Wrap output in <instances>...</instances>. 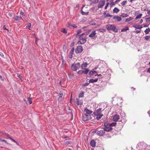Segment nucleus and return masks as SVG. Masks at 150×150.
<instances>
[{
	"instance_id": "1",
	"label": "nucleus",
	"mask_w": 150,
	"mask_h": 150,
	"mask_svg": "<svg viewBox=\"0 0 150 150\" xmlns=\"http://www.w3.org/2000/svg\"><path fill=\"white\" fill-rule=\"evenodd\" d=\"M106 28L108 30H112L115 33H117L118 29L116 28L115 26L112 24H109L106 25Z\"/></svg>"
},
{
	"instance_id": "2",
	"label": "nucleus",
	"mask_w": 150,
	"mask_h": 150,
	"mask_svg": "<svg viewBox=\"0 0 150 150\" xmlns=\"http://www.w3.org/2000/svg\"><path fill=\"white\" fill-rule=\"evenodd\" d=\"M81 66L80 63L79 62H77L76 63H74L72 64L71 66V69L73 71H76Z\"/></svg>"
},
{
	"instance_id": "3",
	"label": "nucleus",
	"mask_w": 150,
	"mask_h": 150,
	"mask_svg": "<svg viewBox=\"0 0 150 150\" xmlns=\"http://www.w3.org/2000/svg\"><path fill=\"white\" fill-rule=\"evenodd\" d=\"M83 50V47L81 46H78L75 49V52L77 54L81 52Z\"/></svg>"
},
{
	"instance_id": "4",
	"label": "nucleus",
	"mask_w": 150,
	"mask_h": 150,
	"mask_svg": "<svg viewBox=\"0 0 150 150\" xmlns=\"http://www.w3.org/2000/svg\"><path fill=\"white\" fill-rule=\"evenodd\" d=\"M105 133V131L104 129L98 131L97 132V134L99 136H102L104 135Z\"/></svg>"
},
{
	"instance_id": "5",
	"label": "nucleus",
	"mask_w": 150,
	"mask_h": 150,
	"mask_svg": "<svg viewBox=\"0 0 150 150\" xmlns=\"http://www.w3.org/2000/svg\"><path fill=\"white\" fill-rule=\"evenodd\" d=\"M105 1L104 0H100L98 4V8H101L103 7L105 4Z\"/></svg>"
},
{
	"instance_id": "6",
	"label": "nucleus",
	"mask_w": 150,
	"mask_h": 150,
	"mask_svg": "<svg viewBox=\"0 0 150 150\" xmlns=\"http://www.w3.org/2000/svg\"><path fill=\"white\" fill-rule=\"evenodd\" d=\"M102 108H99L97 110H95L93 113V114L94 115H97V114H102L101 113V112L102 111Z\"/></svg>"
},
{
	"instance_id": "7",
	"label": "nucleus",
	"mask_w": 150,
	"mask_h": 150,
	"mask_svg": "<svg viewBox=\"0 0 150 150\" xmlns=\"http://www.w3.org/2000/svg\"><path fill=\"white\" fill-rule=\"evenodd\" d=\"M102 129H104L105 131L109 132L112 131L113 129L110 127L107 126L106 127H103Z\"/></svg>"
},
{
	"instance_id": "8",
	"label": "nucleus",
	"mask_w": 150,
	"mask_h": 150,
	"mask_svg": "<svg viewBox=\"0 0 150 150\" xmlns=\"http://www.w3.org/2000/svg\"><path fill=\"white\" fill-rule=\"evenodd\" d=\"M120 119V116L118 115H115L113 116L112 120L115 122H117Z\"/></svg>"
},
{
	"instance_id": "9",
	"label": "nucleus",
	"mask_w": 150,
	"mask_h": 150,
	"mask_svg": "<svg viewBox=\"0 0 150 150\" xmlns=\"http://www.w3.org/2000/svg\"><path fill=\"white\" fill-rule=\"evenodd\" d=\"M115 21H120L122 20V18L118 16H115L113 18Z\"/></svg>"
},
{
	"instance_id": "10",
	"label": "nucleus",
	"mask_w": 150,
	"mask_h": 150,
	"mask_svg": "<svg viewBox=\"0 0 150 150\" xmlns=\"http://www.w3.org/2000/svg\"><path fill=\"white\" fill-rule=\"evenodd\" d=\"M74 47H73L71 50L69 55V57L70 58H71L73 57V54L74 51Z\"/></svg>"
},
{
	"instance_id": "11",
	"label": "nucleus",
	"mask_w": 150,
	"mask_h": 150,
	"mask_svg": "<svg viewBox=\"0 0 150 150\" xmlns=\"http://www.w3.org/2000/svg\"><path fill=\"white\" fill-rule=\"evenodd\" d=\"M107 73H106L105 72H102V73L100 74H97L96 75H95V76H100L101 78H103L104 77H106V76H104L106 74H107Z\"/></svg>"
},
{
	"instance_id": "12",
	"label": "nucleus",
	"mask_w": 150,
	"mask_h": 150,
	"mask_svg": "<svg viewBox=\"0 0 150 150\" xmlns=\"http://www.w3.org/2000/svg\"><path fill=\"white\" fill-rule=\"evenodd\" d=\"M84 111L86 112V114L85 115L90 114L92 112V111L88 110L87 108L84 109Z\"/></svg>"
},
{
	"instance_id": "13",
	"label": "nucleus",
	"mask_w": 150,
	"mask_h": 150,
	"mask_svg": "<svg viewBox=\"0 0 150 150\" xmlns=\"http://www.w3.org/2000/svg\"><path fill=\"white\" fill-rule=\"evenodd\" d=\"M88 64L86 62H85V63H83V64L81 65V68L82 69H86V67L87 65Z\"/></svg>"
},
{
	"instance_id": "14",
	"label": "nucleus",
	"mask_w": 150,
	"mask_h": 150,
	"mask_svg": "<svg viewBox=\"0 0 150 150\" xmlns=\"http://www.w3.org/2000/svg\"><path fill=\"white\" fill-rule=\"evenodd\" d=\"M96 142L94 140H92L91 141L90 144L93 147H94L96 146Z\"/></svg>"
},
{
	"instance_id": "15",
	"label": "nucleus",
	"mask_w": 150,
	"mask_h": 150,
	"mask_svg": "<svg viewBox=\"0 0 150 150\" xmlns=\"http://www.w3.org/2000/svg\"><path fill=\"white\" fill-rule=\"evenodd\" d=\"M95 115L96 116V119L97 120H98L103 116V114H97V115Z\"/></svg>"
},
{
	"instance_id": "16",
	"label": "nucleus",
	"mask_w": 150,
	"mask_h": 150,
	"mask_svg": "<svg viewBox=\"0 0 150 150\" xmlns=\"http://www.w3.org/2000/svg\"><path fill=\"white\" fill-rule=\"evenodd\" d=\"M96 33L95 31H93L89 35V37L91 38L94 37L96 35Z\"/></svg>"
},
{
	"instance_id": "17",
	"label": "nucleus",
	"mask_w": 150,
	"mask_h": 150,
	"mask_svg": "<svg viewBox=\"0 0 150 150\" xmlns=\"http://www.w3.org/2000/svg\"><path fill=\"white\" fill-rule=\"evenodd\" d=\"M98 80V78L95 79H91L89 80V83H94L97 82Z\"/></svg>"
},
{
	"instance_id": "18",
	"label": "nucleus",
	"mask_w": 150,
	"mask_h": 150,
	"mask_svg": "<svg viewBox=\"0 0 150 150\" xmlns=\"http://www.w3.org/2000/svg\"><path fill=\"white\" fill-rule=\"evenodd\" d=\"M133 27L136 29H141L143 28V27L139 25H133Z\"/></svg>"
},
{
	"instance_id": "19",
	"label": "nucleus",
	"mask_w": 150,
	"mask_h": 150,
	"mask_svg": "<svg viewBox=\"0 0 150 150\" xmlns=\"http://www.w3.org/2000/svg\"><path fill=\"white\" fill-rule=\"evenodd\" d=\"M117 123L116 122H113L111 123H109V126L112 127L115 126L116 125Z\"/></svg>"
},
{
	"instance_id": "20",
	"label": "nucleus",
	"mask_w": 150,
	"mask_h": 150,
	"mask_svg": "<svg viewBox=\"0 0 150 150\" xmlns=\"http://www.w3.org/2000/svg\"><path fill=\"white\" fill-rule=\"evenodd\" d=\"M129 30V28L128 26H126L125 27V28L122 29L121 31L122 32H124L127 31V30Z\"/></svg>"
},
{
	"instance_id": "21",
	"label": "nucleus",
	"mask_w": 150,
	"mask_h": 150,
	"mask_svg": "<svg viewBox=\"0 0 150 150\" xmlns=\"http://www.w3.org/2000/svg\"><path fill=\"white\" fill-rule=\"evenodd\" d=\"M144 40L146 41L150 40V36L147 35L144 37Z\"/></svg>"
},
{
	"instance_id": "22",
	"label": "nucleus",
	"mask_w": 150,
	"mask_h": 150,
	"mask_svg": "<svg viewBox=\"0 0 150 150\" xmlns=\"http://www.w3.org/2000/svg\"><path fill=\"white\" fill-rule=\"evenodd\" d=\"M21 19H22V17L18 16H16L14 18V19L16 21H18Z\"/></svg>"
},
{
	"instance_id": "23",
	"label": "nucleus",
	"mask_w": 150,
	"mask_h": 150,
	"mask_svg": "<svg viewBox=\"0 0 150 150\" xmlns=\"http://www.w3.org/2000/svg\"><path fill=\"white\" fill-rule=\"evenodd\" d=\"M61 60H62V65L61 67H62L64 68V65L65 64V62L64 60L63 59V57L62 58Z\"/></svg>"
},
{
	"instance_id": "24",
	"label": "nucleus",
	"mask_w": 150,
	"mask_h": 150,
	"mask_svg": "<svg viewBox=\"0 0 150 150\" xmlns=\"http://www.w3.org/2000/svg\"><path fill=\"white\" fill-rule=\"evenodd\" d=\"M119 10L116 7H115L113 10L114 13H117L119 11Z\"/></svg>"
},
{
	"instance_id": "25",
	"label": "nucleus",
	"mask_w": 150,
	"mask_h": 150,
	"mask_svg": "<svg viewBox=\"0 0 150 150\" xmlns=\"http://www.w3.org/2000/svg\"><path fill=\"white\" fill-rule=\"evenodd\" d=\"M150 32V28H149L146 29L144 31V33H145L146 34H148Z\"/></svg>"
},
{
	"instance_id": "26",
	"label": "nucleus",
	"mask_w": 150,
	"mask_h": 150,
	"mask_svg": "<svg viewBox=\"0 0 150 150\" xmlns=\"http://www.w3.org/2000/svg\"><path fill=\"white\" fill-rule=\"evenodd\" d=\"M81 14L83 15H88L89 12H84L82 10Z\"/></svg>"
},
{
	"instance_id": "27",
	"label": "nucleus",
	"mask_w": 150,
	"mask_h": 150,
	"mask_svg": "<svg viewBox=\"0 0 150 150\" xmlns=\"http://www.w3.org/2000/svg\"><path fill=\"white\" fill-rule=\"evenodd\" d=\"M2 136L4 137H6L8 138H9L8 137H10L9 134L6 133H4L3 134H2Z\"/></svg>"
},
{
	"instance_id": "28",
	"label": "nucleus",
	"mask_w": 150,
	"mask_h": 150,
	"mask_svg": "<svg viewBox=\"0 0 150 150\" xmlns=\"http://www.w3.org/2000/svg\"><path fill=\"white\" fill-rule=\"evenodd\" d=\"M128 16V15L127 13H122L120 15V16L122 18L127 17Z\"/></svg>"
},
{
	"instance_id": "29",
	"label": "nucleus",
	"mask_w": 150,
	"mask_h": 150,
	"mask_svg": "<svg viewBox=\"0 0 150 150\" xmlns=\"http://www.w3.org/2000/svg\"><path fill=\"white\" fill-rule=\"evenodd\" d=\"M86 34L85 33H83L81 34L79 36V39L80 40L82 39V38H84V37L83 36L84 35H85Z\"/></svg>"
},
{
	"instance_id": "30",
	"label": "nucleus",
	"mask_w": 150,
	"mask_h": 150,
	"mask_svg": "<svg viewBox=\"0 0 150 150\" xmlns=\"http://www.w3.org/2000/svg\"><path fill=\"white\" fill-rule=\"evenodd\" d=\"M13 142H14L16 143L17 145H19V143L17 141H16L15 140L13 139L11 137H8Z\"/></svg>"
},
{
	"instance_id": "31",
	"label": "nucleus",
	"mask_w": 150,
	"mask_h": 150,
	"mask_svg": "<svg viewBox=\"0 0 150 150\" xmlns=\"http://www.w3.org/2000/svg\"><path fill=\"white\" fill-rule=\"evenodd\" d=\"M133 19V18L132 17H129V18H127L126 19V20H125V22H128L129 21H130L132 20Z\"/></svg>"
},
{
	"instance_id": "32",
	"label": "nucleus",
	"mask_w": 150,
	"mask_h": 150,
	"mask_svg": "<svg viewBox=\"0 0 150 150\" xmlns=\"http://www.w3.org/2000/svg\"><path fill=\"white\" fill-rule=\"evenodd\" d=\"M97 30L99 32L103 33L106 30L103 28H102L100 29H99Z\"/></svg>"
},
{
	"instance_id": "33",
	"label": "nucleus",
	"mask_w": 150,
	"mask_h": 150,
	"mask_svg": "<svg viewBox=\"0 0 150 150\" xmlns=\"http://www.w3.org/2000/svg\"><path fill=\"white\" fill-rule=\"evenodd\" d=\"M86 38L85 37L84 38H82V39H80V40H82L81 41L82 42V43L84 44L86 41Z\"/></svg>"
},
{
	"instance_id": "34",
	"label": "nucleus",
	"mask_w": 150,
	"mask_h": 150,
	"mask_svg": "<svg viewBox=\"0 0 150 150\" xmlns=\"http://www.w3.org/2000/svg\"><path fill=\"white\" fill-rule=\"evenodd\" d=\"M85 115V116H86L87 118H88V120H91V116L90 115V114Z\"/></svg>"
},
{
	"instance_id": "35",
	"label": "nucleus",
	"mask_w": 150,
	"mask_h": 150,
	"mask_svg": "<svg viewBox=\"0 0 150 150\" xmlns=\"http://www.w3.org/2000/svg\"><path fill=\"white\" fill-rule=\"evenodd\" d=\"M92 0H90V1H91ZM98 0H93L92 1L91 3V4H92V3L96 4L98 3Z\"/></svg>"
},
{
	"instance_id": "36",
	"label": "nucleus",
	"mask_w": 150,
	"mask_h": 150,
	"mask_svg": "<svg viewBox=\"0 0 150 150\" xmlns=\"http://www.w3.org/2000/svg\"><path fill=\"white\" fill-rule=\"evenodd\" d=\"M84 96V92H81L79 95V97H83Z\"/></svg>"
},
{
	"instance_id": "37",
	"label": "nucleus",
	"mask_w": 150,
	"mask_h": 150,
	"mask_svg": "<svg viewBox=\"0 0 150 150\" xmlns=\"http://www.w3.org/2000/svg\"><path fill=\"white\" fill-rule=\"evenodd\" d=\"M85 69V71H83V73H84L85 74H86L89 71V70L87 69Z\"/></svg>"
},
{
	"instance_id": "38",
	"label": "nucleus",
	"mask_w": 150,
	"mask_h": 150,
	"mask_svg": "<svg viewBox=\"0 0 150 150\" xmlns=\"http://www.w3.org/2000/svg\"><path fill=\"white\" fill-rule=\"evenodd\" d=\"M31 99L32 98L30 97H29L28 98V101L29 104H31L32 103Z\"/></svg>"
},
{
	"instance_id": "39",
	"label": "nucleus",
	"mask_w": 150,
	"mask_h": 150,
	"mask_svg": "<svg viewBox=\"0 0 150 150\" xmlns=\"http://www.w3.org/2000/svg\"><path fill=\"white\" fill-rule=\"evenodd\" d=\"M82 120L83 121L85 122L88 120V118H87L86 116H83V117L82 118Z\"/></svg>"
},
{
	"instance_id": "40",
	"label": "nucleus",
	"mask_w": 150,
	"mask_h": 150,
	"mask_svg": "<svg viewBox=\"0 0 150 150\" xmlns=\"http://www.w3.org/2000/svg\"><path fill=\"white\" fill-rule=\"evenodd\" d=\"M142 14H140L136 16V17L135 18V19H137L140 18L141 16H142Z\"/></svg>"
},
{
	"instance_id": "41",
	"label": "nucleus",
	"mask_w": 150,
	"mask_h": 150,
	"mask_svg": "<svg viewBox=\"0 0 150 150\" xmlns=\"http://www.w3.org/2000/svg\"><path fill=\"white\" fill-rule=\"evenodd\" d=\"M90 25H96L95 23L93 21H91L89 23Z\"/></svg>"
},
{
	"instance_id": "42",
	"label": "nucleus",
	"mask_w": 150,
	"mask_h": 150,
	"mask_svg": "<svg viewBox=\"0 0 150 150\" xmlns=\"http://www.w3.org/2000/svg\"><path fill=\"white\" fill-rule=\"evenodd\" d=\"M75 101L76 103V104L78 105H79L80 104V103H79V99H78L77 98H76Z\"/></svg>"
},
{
	"instance_id": "43",
	"label": "nucleus",
	"mask_w": 150,
	"mask_h": 150,
	"mask_svg": "<svg viewBox=\"0 0 150 150\" xmlns=\"http://www.w3.org/2000/svg\"><path fill=\"white\" fill-rule=\"evenodd\" d=\"M0 141L4 142L6 144H9V143H8L7 141L5 139H2L0 138Z\"/></svg>"
},
{
	"instance_id": "44",
	"label": "nucleus",
	"mask_w": 150,
	"mask_h": 150,
	"mask_svg": "<svg viewBox=\"0 0 150 150\" xmlns=\"http://www.w3.org/2000/svg\"><path fill=\"white\" fill-rule=\"evenodd\" d=\"M127 1H124L123 2H122L121 3V5L122 6H124L125 4L127 3Z\"/></svg>"
},
{
	"instance_id": "45",
	"label": "nucleus",
	"mask_w": 150,
	"mask_h": 150,
	"mask_svg": "<svg viewBox=\"0 0 150 150\" xmlns=\"http://www.w3.org/2000/svg\"><path fill=\"white\" fill-rule=\"evenodd\" d=\"M61 31L65 34H66L67 33V32L65 28H63Z\"/></svg>"
},
{
	"instance_id": "46",
	"label": "nucleus",
	"mask_w": 150,
	"mask_h": 150,
	"mask_svg": "<svg viewBox=\"0 0 150 150\" xmlns=\"http://www.w3.org/2000/svg\"><path fill=\"white\" fill-rule=\"evenodd\" d=\"M103 125H104V126L105 127H106L107 126H109V123H108L107 122H105L104 124Z\"/></svg>"
},
{
	"instance_id": "47",
	"label": "nucleus",
	"mask_w": 150,
	"mask_h": 150,
	"mask_svg": "<svg viewBox=\"0 0 150 150\" xmlns=\"http://www.w3.org/2000/svg\"><path fill=\"white\" fill-rule=\"evenodd\" d=\"M89 84V83H85L84 84H83L82 87H85L87 86H88Z\"/></svg>"
},
{
	"instance_id": "48",
	"label": "nucleus",
	"mask_w": 150,
	"mask_h": 150,
	"mask_svg": "<svg viewBox=\"0 0 150 150\" xmlns=\"http://www.w3.org/2000/svg\"><path fill=\"white\" fill-rule=\"evenodd\" d=\"M69 27L70 28H71V27H73L74 28H76L77 27V26L75 25H69Z\"/></svg>"
},
{
	"instance_id": "49",
	"label": "nucleus",
	"mask_w": 150,
	"mask_h": 150,
	"mask_svg": "<svg viewBox=\"0 0 150 150\" xmlns=\"http://www.w3.org/2000/svg\"><path fill=\"white\" fill-rule=\"evenodd\" d=\"M113 0H112V1L110 2V5L111 6H112L113 5H115V3L113 1Z\"/></svg>"
},
{
	"instance_id": "50",
	"label": "nucleus",
	"mask_w": 150,
	"mask_h": 150,
	"mask_svg": "<svg viewBox=\"0 0 150 150\" xmlns=\"http://www.w3.org/2000/svg\"><path fill=\"white\" fill-rule=\"evenodd\" d=\"M16 75H17V76L18 77V78H19L20 79H21H21L22 78V77L21 76H20V74H18V73Z\"/></svg>"
},
{
	"instance_id": "51",
	"label": "nucleus",
	"mask_w": 150,
	"mask_h": 150,
	"mask_svg": "<svg viewBox=\"0 0 150 150\" xmlns=\"http://www.w3.org/2000/svg\"><path fill=\"white\" fill-rule=\"evenodd\" d=\"M77 73L78 74H81L83 73V70H80V71H79L77 72Z\"/></svg>"
},
{
	"instance_id": "52",
	"label": "nucleus",
	"mask_w": 150,
	"mask_h": 150,
	"mask_svg": "<svg viewBox=\"0 0 150 150\" xmlns=\"http://www.w3.org/2000/svg\"><path fill=\"white\" fill-rule=\"evenodd\" d=\"M31 24L30 23H29L28 24L27 26H26L27 28H29V29L30 30L29 28L30 27Z\"/></svg>"
},
{
	"instance_id": "53",
	"label": "nucleus",
	"mask_w": 150,
	"mask_h": 150,
	"mask_svg": "<svg viewBox=\"0 0 150 150\" xmlns=\"http://www.w3.org/2000/svg\"><path fill=\"white\" fill-rule=\"evenodd\" d=\"M141 32L140 30H137L136 31H134L133 32L137 34L138 33H140Z\"/></svg>"
},
{
	"instance_id": "54",
	"label": "nucleus",
	"mask_w": 150,
	"mask_h": 150,
	"mask_svg": "<svg viewBox=\"0 0 150 150\" xmlns=\"http://www.w3.org/2000/svg\"><path fill=\"white\" fill-rule=\"evenodd\" d=\"M112 15H110L108 13L106 14V15L105 16V17H112Z\"/></svg>"
},
{
	"instance_id": "55",
	"label": "nucleus",
	"mask_w": 150,
	"mask_h": 150,
	"mask_svg": "<svg viewBox=\"0 0 150 150\" xmlns=\"http://www.w3.org/2000/svg\"><path fill=\"white\" fill-rule=\"evenodd\" d=\"M77 34H76V35L79 34L80 33H81V30L80 29H79V30H77Z\"/></svg>"
},
{
	"instance_id": "56",
	"label": "nucleus",
	"mask_w": 150,
	"mask_h": 150,
	"mask_svg": "<svg viewBox=\"0 0 150 150\" xmlns=\"http://www.w3.org/2000/svg\"><path fill=\"white\" fill-rule=\"evenodd\" d=\"M145 19H146V22L150 21V17L149 18H146Z\"/></svg>"
},
{
	"instance_id": "57",
	"label": "nucleus",
	"mask_w": 150,
	"mask_h": 150,
	"mask_svg": "<svg viewBox=\"0 0 150 150\" xmlns=\"http://www.w3.org/2000/svg\"><path fill=\"white\" fill-rule=\"evenodd\" d=\"M94 74L93 71H91L89 72V74L91 76Z\"/></svg>"
},
{
	"instance_id": "58",
	"label": "nucleus",
	"mask_w": 150,
	"mask_h": 150,
	"mask_svg": "<svg viewBox=\"0 0 150 150\" xmlns=\"http://www.w3.org/2000/svg\"><path fill=\"white\" fill-rule=\"evenodd\" d=\"M74 44H75L74 42H72L71 43V44L70 45V47H72L73 46H74Z\"/></svg>"
},
{
	"instance_id": "59",
	"label": "nucleus",
	"mask_w": 150,
	"mask_h": 150,
	"mask_svg": "<svg viewBox=\"0 0 150 150\" xmlns=\"http://www.w3.org/2000/svg\"><path fill=\"white\" fill-rule=\"evenodd\" d=\"M109 3H107L106 4V5H105V9H107V8L108 7V6L109 4Z\"/></svg>"
},
{
	"instance_id": "60",
	"label": "nucleus",
	"mask_w": 150,
	"mask_h": 150,
	"mask_svg": "<svg viewBox=\"0 0 150 150\" xmlns=\"http://www.w3.org/2000/svg\"><path fill=\"white\" fill-rule=\"evenodd\" d=\"M3 29H4V30H7L8 31V30H8V29H7V28H6V27H5V25H4V26H3Z\"/></svg>"
},
{
	"instance_id": "61",
	"label": "nucleus",
	"mask_w": 150,
	"mask_h": 150,
	"mask_svg": "<svg viewBox=\"0 0 150 150\" xmlns=\"http://www.w3.org/2000/svg\"><path fill=\"white\" fill-rule=\"evenodd\" d=\"M78 43L79 44L81 45L83 44V43H82V42L81 41H78Z\"/></svg>"
},
{
	"instance_id": "62",
	"label": "nucleus",
	"mask_w": 150,
	"mask_h": 150,
	"mask_svg": "<svg viewBox=\"0 0 150 150\" xmlns=\"http://www.w3.org/2000/svg\"><path fill=\"white\" fill-rule=\"evenodd\" d=\"M0 55L2 57H4V55L1 52H0Z\"/></svg>"
},
{
	"instance_id": "63",
	"label": "nucleus",
	"mask_w": 150,
	"mask_h": 150,
	"mask_svg": "<svg viewBox=\"0 0 150 150\" xmlns=\"http://www.w3.org/2000/svg\"><path fill=\"white\" fill-rule=\"evenodd\" d=\"M148 73H150V68H149L146 71Z\"/></svg>"
},
{
	"instance_id": "64",
	"label": "nucleus",
	"mask_w": 150,
	"mask_h": 150,
	"mask_svg": "<svg viewBox=\"0 0 150 150\" xmlns=\"http://www.w3.org/2000/svg\"><path fill=\"white\" fill-rule=\"evenodd\" d=\"M147 13L149 15H150V9L149 10L147 11Z\"/></svg>"
}]
</instances>
